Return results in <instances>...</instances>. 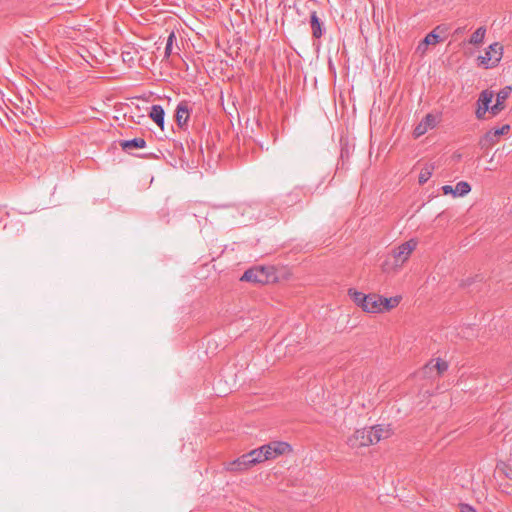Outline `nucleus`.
<instances>
[{
    "label": "nucleus",
    "instance_id": "obj_12",
    "mask_svg": "<svg viewBox=\"0 0 512 512\" xmlns=\"http://www.w3.org/2000/svg\"><path fill=\"white\" fill-rule=\"evenodd\" d=\"M310 25L313 37L320 38L323 35L325 28L323 22L317 16V13L315 11L311 13Z\"/></svg>",
    "mask_w": 512,
    "mask_h": 512
},
{
    "label": "nucleus",
    "instance_id": "obj_1",
    "mask_svg": "<svg viewBox=\"0 0 512 512\" xmlns=\"http://www.w3.org/2000/svg\"><path fill=\"white\" fill-rule=\"evenodd\" d=\"M391 435L390 425H376L356 430L348 438V445L352 448L366 447L378 443L381 439Z\"/></svg>",
    "mask_w": 512,
    "mask_h": 512
},
{
    "label": "nucleus",
    "instance_id": "obj_23",
    "mask_svg": "<svg viewBox=\"0 0 512 512\" xmlns=\"http://www.w3.org/2000/svg\"><path fill=\"white\" fill-rule=\"evenodd\" d=\"M175 39L174 32H171L166 43L165 47V56L169 57L173 53V41Z\"/></svg>",
    "mask_w": 512,
    "mask_h": 512
},
{
    "label": "nucleus",
    "instance_id": "obj_10",
    "mask_svg": "<svg viewBox=\"0 0 512 512\" xmlns=\"http://www.w3.org/2000/svg\"><path fill=\"white\" fill-rule=\"evenodd\" d=\"M381 296L378 294H368L363 311L368 313H380Z\"/></svg>",
    "mask_w": 512,
    "mask_h": 512
},
{
    "label": "nucleus",
    "instance_id": "obj_19",
    "mask_svg": "<svg viewBox=\"0 0 512 512\" xmlns=\"http://www.w3.org/2000/svg\"><path fill=\"white\" fill-rule=\"evenodd\" d=\"M454 191H455V196L463 197L471 191V186L466 181H460L455 185Z\"/></svg>",
    "mask_w": 512,
    "mask_h": 512
},
{
    "label": "nucleus",
    "instance_id": "obj_18",
    "mask_svg": "<svg viewBox=\"0 0 512 512\" xmlns=\"http://www.w3.org/2000/svg\"><path fill=\"white\" fill-rule=\"evenodd\" d=\"M348 295L351 297V299L354 301V303L363 308V304H365L366 302V299H367V295L360 292V291H357L356 289H353V288H350L348 290Z\"/></svg>",
    "mask_w": 512,
    "mask_h": 512
},
{
    "label": "nucleus",
    "instance_id": "obj_13",
    "mask_svg": "<svg viewBox=\"0 0 512 512\" xmlns=\"http://www.w3.org/2000/svg\"><path fill=\"white\" fill-rule=\"evenodd\" d=\"M150 118L161 128H164V110L159 105H154L150 111Z\"/></svg>",
    "mask_w": 512,
    "mask_h": 512
},
{
    "label": "nucleus",
    "instance_id": "obj_16",
    "mask_svg": "<svg viewBox=\"0 0 512 512\" xmlns=\"http://www.w3.org/2000/svg\"><path fill=\"white\" fill-rule=\"evenodd\" d=\"M486 35V28L485 27H479L476 29V31L471 35L469 39V43L474 46H478L483 43L484 38Z\"/></svg>",
    "mask_w": 512,
    "mask_h": 512
},
{
    "label": "nucleus",
    "instance_id": "obj_22",
    "mask_svg": "<svg viewBox=\"0 0 512 512\" xmlns=\"http://www.w3.org/2000/svg\"><path fill=\"white\" fill-rule=\"evenodd\" d=\"M432 169H433L432 167L426 166L421 170V172L419 174V183L420 184H424L430 179V177L432 176Z\"/></svg>",
    "mask_w": 512,
    "mask_h": 512
},
{
    "label": "nucleus",
    "instance_id": "obj_20",
    "mask_svg": "<svg viewBox=\"0 0 512 512\" xmlns=\"http://www.w3.org/2000/svg\"><path fill=\"white\" fill-rule=\"evenodd\" d=\"M124 149L127 148H143L145 145V141L141 138H135L133 140L124 141L122 144Z\"/></svg>",
    "mask_w": 512,
    "mask_h": 512
},
{
    "label": "nucleus",
    "instance_id": "obj_15",
    "mask_svg": "<svg viewBox=\"0 0 512 512\" xmlns=\"http://www.w3.org/2000/svg\"><path fill=\"white\" fill-rule=\"evenodd\" d=\"M400 299L401 298L398 297V296L390 297V298H386V297H382L381 296L380 313L384 312V311H389L392 308L396 307L399 304Z\"/></svg>",
    "mask_w": 512,
    "mask_h": 512
},
{
    "label": "nucleus",
    "instance_id": "obj_17",
    "mask_svg": "<svg viewBox=\"0 0 512 512\" xmlns=\"http://www.w3.org/2000/svg\"><path fill=\"white\" fill-rule=\"evenodd\" d=\"M440 29V26H437L433 31L428 33L425 38L422 40L418 48L421 46L435 45L440 42V36L436 33V30Z\"/></svg>",
    "mask_w": 512,
    "mask_h": 512
},
{
    "label": "nucleus",
    "instance_id": "obj_8",
    "mask_svg": "<svg viewBox=\"0 0 512 512\" xmlns=\"http://www.w3.org/2000/svg\"><path fill=\"white\" fill-rule=\"evenodd\" d=\"M494 93L489 90H484L481 92L478 101H477V110H476V117L477 119H483L484 115L487 111H490L491 108V102L493 100Z\"/></svg>",
    "mask_w": 512,
    "mask_h": 512
},
{
    "label": "nucleus",
    "instance_id": "obj_5",
    "mask_svg": "<svg viewBox=\"0 0 512 512\" xmlns=\"http://www.w3.org/2000/svg\"><path fill=\"white\" fill-rule=\"evenodd\" d=\"M503 55V46L495 42L488 46L485 54L478 57V64L484 68H493L498 65Z\"/></svg>",
    "mask_w": 512,
    "mask_h": 512
},
{
    "label": "nucleus",
    "instance_id": "obj_2",
    "mask_svg": "<svg viewBox=\"0 0 512 512\" xmlns=\"http://www.w3.org/2000/svg\"><path fill=\"white\" fill-rule=\"evenodd\" d=\"M267 462L262 446L255 448L239 458L227 462L224 465L225 470L231 472H242L253 468L256 465Z\"/></svg>",
    "mask_w": 512,
    "mask_h": 512
},
{
    "label": "nucleus",
    "instance_id": "obj_9",
    "mask_svg": "<svg viewBox=\"0 0 512 512\" xmlns=\"http://www.w3.org/2000/svg\"><path fill=\"white\" fill-rule=\"evenodd\" d=\"M437 124V118L433 114H427L415 127L413 134L416 138L424 135Z\"/></svg>",
    "mask_w": 512,
    "mask_h": 512
},
{
    "label": "nucleus",
    "instance_id": "obj_4",
    "mask_svg": "<svg viewBox=\"0 0 512 512\" xmlns=\"http://www.w3.org/2000/svg\"><path fill=\"white\" fill-rule=\"evenodd\" d=\"M417 241L415 239H410L398 247L394 248L391 253L392 268H399L401 267L410 257L411 253L416 249L417 247Z\"/></svg>",
    "mask_w": 512,
    "mask_h": 512
},
{
    "label": "nucleus",
    "instance_id": "obj_24",
    "mask_svg": "<svg viewBox=\"0 0 512 512\" xmlns=\"http://www.w3.org/2000/svg\"><path fill=\"white\" fill-rule=\"evenodd\" d=\"M460 510H461V512H476L474 507H472L469 504H461L460 505Z\"/></svg>",
    "mask_w": 512,
    "mask_h": 512
},
{
    "label": "nucleus",
    "instance_id": "obj_14",
    "mask_svg": "<svg viewBox=\"0 0 512 512\" xmlns=\"http://www.w3.org/2000/svg\"><path fill=\"white\" fill-rule=\"evenodd\" d=\"M189 119V110L185 103H180L177 107L176 111V121L177 123L182 126L186 124V122Z\"/></svg>",
    "mask_w": 512,
    "mask_h": 512
},
{
    "label": "nucleus",
    "instance_id": "obj_25",
    "mask_svg": "<svg viewBox=\"0 0 512 512\" xmlns=\"http://www.w3.org/2000/svg\"><path fill=\"white\" fill-rule=\"evenodd\" d=\"M442 191L444 194H453L455 196L454 187L451 185H444Z\"/></svg>",
    "mask_w": 512,
    "mask_h": 512
},
{
    "label": "nucleus",
    "instance_id": "obj_11",
    "mask_svg": "<svg viewBox=\"0 0 512 512\" xmlns=\"http://www.w3.org/2000/svg\"><path fill=\"white\" fill-rule=\"evenodd\" d=\"M511 87H506L497 94L496 103L491 106L490 112L493 115H497L501 110L504 109V101L510 93Z\"/></svg>",
    "mask_w": 512,
    "mask_h": 512
},
{
    "label": "nucleus",
    "instance_id": "obj_26",
    "mask_svg": "<svg viewBox=\"0 0 512 512\" xmlns=\"http://www.w3.org/2000/svg\"><path fill=\"white\" fill-rule=\"evenodd\" d=\"M509 486V482L508 481H505V482H501L499 487L504 491L507 487Z\"/></svg>",
    "mask_w": 512,
    "mask_h": 512
},
{
    "label": "nucleus",
    "instance_id": "obj_6",
    "mask_svg": "<svg viewBox=\"0 0 512 512\" xmlns=\"http://www.w3.org/2000/svg\"><path fill=\"white\" fill-rule=\"evenodd\" d=\"M448 367L449 365L446 361L437 358L424 365L419 371V374L425 378H435L441 376L445 371H447Z\"/></svg>",
    "mask_w": 512,
    "mask_h": 512
},
{
    "label": "nucleus",
    "instance_id": "obj_3",
    "mask_svg": "<svg viewBox=\"0 0 512 512\" xmlns=\"http://www.w3.org/2000/svg\"><path fill=\"white\" fill-rule=\"evenodd\" d=\"M241 281L250 282L253 284H271L278 281L277 270L273 266L264 267H254L247 270L242 277Z\"/></svg>",
    "mask_w": 512,
    "mask_h": 512
},
{
    "label": "nucleus",
    "instance_id": "obj_7",
    "mask_svg": "<svg viewBox=\"0 0 512 512\" xmlns=\"http://www.w3.org/2000/svg\"><path fill=\"white\" fill-rule=\"evenodd\" d=\"M263 452L267 461H273L284 455L288 450V444L283 441H271L262 445Z\"/></svg>",
    "mask_w": 512,
    "mask_h": 512
},
{
    "label": "nucleus",
    "instance_id": "obj_21",
    "mask_svg": "<svg viewBox=\"0 0 512 512\" xmlns=\"http://www.w3.org/2000/svg\"><path fill=\"white\" fill-rule=\"evenodd\" d=\"M509 129H510L509 125H503L500 128H496L494 130H491V131L487 132L486 133V138L492 140L494 137H499V136L505 134L506 132L509 131Z\"/></svg>",
    "mask_w": 512,
    "mask_h": 512
}]
</instances>
